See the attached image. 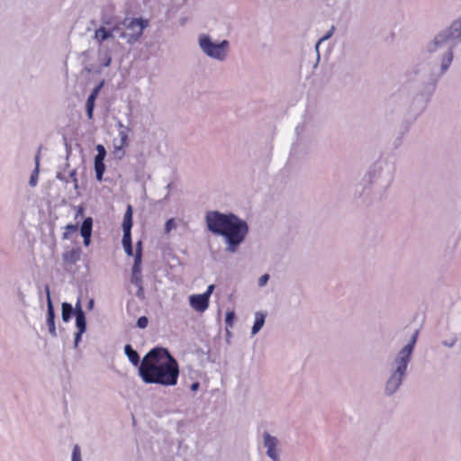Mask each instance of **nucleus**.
I'll use <instances>...</instances> for the list:
<instances>
[{
    "instance_id": "14",
    "label": "nucleus",
    "mask_w": 461,
    "mask_h": 461,
    "mask_svg": "<svg viewBox=\"0 0 461 461\" xmlns=\"http://www.w3.org/2000/svg\"><path fill=\"white\" fill-rule=\"evenodd\" d=\"M113 32L112 30H106L104 27L98 28L95 32V39L99 42L102 43L104 41L112 38L113 37Z\"/></svg>"
},
{
    "instance_id": "27",
    "label": "nucleus",
    "mask_w": 461,
    "mask_h": 461,
    "mask_svg": "<svg viewBox=\"0 0 461 461\" xmlns=\"http://www.w3.org/2000/svg\"><path fill=\"white\" fill-rule=\"evenodd\" d=\"M451 29L457 32V35H461V19L457 22H455L452 24Z\"/></svg>"
},
{
    "instance_id": "33",
    "label": "nucleus",
    "mask_w": 461,
    "mask_h": 461,
    "mask_svg": "<svg viewBox=\"0 0 461 461\" xmlns=\"http://www.w3.org/2000/svg\"><path fill=\"white\" fill-rule=\"evenodd\" d=\"M102 85H99L98 86H96L91 93L90 96H94L95 98H96L98 93H99V90L101 88Z\"/></svg>"
},
{
    "instance_id": "5",
    "label": "nucleus",
    "mask_w": 461,
    "mask_h": 461,
    "mask_svg": "<svg viewBox=\"0 0 461 461\" xmlns=\"http://www.w3.org/2000/svg\"><path fill=\"white\" fill-rule=\"evenodd\" d=\"M200 47L202 50L210 57L223 59L226 56V51L229 46V42L227 41H222L221 43L216 44L213 43L211 39L203 35L199 40Z\"/></svg>"
},
{
    "instance_id": "16",
    "label": "nucleus",
    "mask_w": 461,
    "mask_h": 461,
    "mask_svg": "<svg viewBox=\"0 0 461 461\" xmlns=\"http://www.w3.org/2000/svg\"><path fill=\"white\" fill-rule=\"evenodd\" d=\"M265 322V315L261 312H257L255 316V322L252 327V334L258 333L263 327Z\"/></svg>"
},
{
    "instance_id": "22",
    "label": "nucleus",
    "mask_w": 461,
    "mask_h": 461,
    "mask_svg": "<svg viewBox=\"0 0 461 461\" xmlns=\"http://www.w3.org/2000/svg\"><path fill=\"white\" fill-rule=\"evenodd\" d=\"M149 324V320L146 316H141L137 321V326L140 329H145Z\"/></svg>"
},
{
    "instance_id": "18",
    "label": "nucleus",
    "mask_w": 461,
    "mask_h": 461,
    "mask_svg": "<svg viewBox=\"0 0 461 461\" xmlns=\"http://www.w3.org/2000/svg\"><path fill=\"white\" fill-rule=\"evenodd\" d=\"M72 312H73V308H72L71 304H69L68 303H62V319L64 321H69V319L71 318Z\"/></svg>"
},
{
    "instance_id": "23",
    "label": "nucleus",
    "mask_w": 461,
    "mask_h": 461,
    "mask_svg": "<svg viewBox=\"0 0 461 461\" xmlns=\"http://www.w3.org/2000/svg\"><path fill=\"white\" fill-rule=\"evenodd\" d=\"M72 461H81L80 449L77 445H76L73 448Z\"/></svg>"
},
{
    "instance_id": "30",
    "label": "nucleus",
    "mask_w": 461,
    "mask_h": 461,
    "mask_svg": "<svg viewBox=\"0 0 461 461\" xmlns=\"http://www.w3.org/2000/svg\"><path fill=\"white\" fill-rule=\"evenodd\" d=\"M213 290H214V285H210L207 287V290L203 294L205 295L206 298L210 301V297H211V294H212Z\"/></svg>"
},
{
    "instance_id": "24",
    "label": "nucleus",
    "mask_w": 461,
    "mask_h": 461,
    "mask_svg": "<svg viewBox=\"0 0 461 461\" xmlns=\"http://www.w3.org/2000/svg\"><path fill=\"white\" fill-rule=\"evenodd\" d=\"M121 143L120 148L126 147L128 145V135L125 131H120Z\"/></svg>"
},
{
    "instance_id": "15",
    "label": "nucleus",
    "mask_w": 461,
    "mask_h": 461,
    "mask_svg": "<svg viewBox=\"0 0 461 461\" xmlns=\"http://www.w3.org/2000/svg\"><path fill=\"white\" fill-rule=\"evenodd\" d=\"M124 352L126 354V356L128 357L130 362L133 365V366H138L140 363V356L139 354L137 353L136 350H134L132 348V347L131 345H126L125 348H124Z\"/></svg>"
},
{
    "instance_id": "29",
    "label": "nucleus",
    "mask_w": 461,
    "mask_h": 461,
    "mask_svg": "<svg viewBox=\"0 0 461 461\" xmlns=\"http://www.w3.org/2000/svg\"><path fill=\"white\" fill-rule=\"evenodd\" d=\"M234 317H235V314L233 312H227L226 313V323L228 325L231 326Z\"/></svg>"
},
{
    "instance_id": "34",
    "label": "nucleus",
    "mask_w": 461,
    "mask_h": 461,
    "mask_svg": "<svg viewBox=\"0 0 461 461\" xmlns=\"http://www.w3.org/2000/svg\"><path fill=\"white\" fill-rule=\"evenodd\" d=\"M83 239H84V244L86 246H88L90 244V240H91V235H82Z\"/></svg>"
},
{
    "instance_id": "10",
    "label": "nucleus",
    "mask_w": 461,
    "mask_h": 461,
    "mask_svg": "<svg viewBox=\"0 0 461 461\" xmlns=\"http://www.w3.org/2000/svg\"><path fill=\"white\" fill-rule=\"evenodd\" d=\"M81 257V249L79 248L71 249L68 251H65L62 254V260L65 266V268L75 265L77 262L80 260Z\"/></svg>"
},
{
    "instance_id": "35",
    "label": "nucleus",
    "mask_w": 461,
    "mask_h": 461,
    "mask_svg": "<svg viewBox=\"0 0 461 461\" xmlns=\"http://www.w3.org/2000/svg\"><path fill=\"white\" fill-rule=\"evenodd\" d=\"M445 41V39L443 38V36L441 35H438L435 38V44L438 45L439 44L441 41Z\"/></svg>"
},
{
    "instance_id": "20",
    "label": "nucleus",
    "mask_w": 461,
    "mask_h": 461,
    "mask_svg": "<svg viewBox=\"0 0 461 461\" xmlns=\"http://www.w3.org/2000/svg\"><path fill=\"white\" fill-rule=\"evenodd\" d=\"M38 176H39V158L37 157L36 158V167L33 170V172L32 173L31 177H30V185L32 186H35L37 185Z\"/></svg>"
},
{
    "instance_id": "8",
    "label": "nucleus",
    "mask_w": 461,
    "mask_h": 461,
    "mask_svg": "<svg viewBox=\"0 0 461 461\" xmlns=\"http://www.w3.org/2000/svg\"><path fill=\"white\" fill-rule=\"evenodd\" d=\"M140 258H141V242L139 241L137 243L135 264L133 267L131 282H132V284H134L136 286L139 287L140 292H142V278L140 276V270L138 267V263L140 262Z\"/></svg>"
},
{
    "instance_id": "7",
    "label": "nucleus",
    "mask_w": 461,
    "mask_h": 461,
    "mask_svg": "<svg viewBox=\"0 0 461 461\" xmlns=\"http://www.w3.org/2000/svg\"><path fill=\"white\" fill-rule=\"evenodd\" d=\"M96 149H97V155L95 158V170L96 179L98 181H102L103 175L105 170V166H104V160L106 156V151L103 145H98Z\"/></svg>"
},
{
    "instance_id": "11",
    "label": "nucleus",
    "mask_w": 461,
    "mask_h": 461,
    "mask_svg": "<svg viewBox=\"0 0 461 461\" xmlns=\"http://www.w3.org/2000/svg\"><path fill=\"white\" fill-rule=\"evenodd\" d=\"M265 447L267 448V455L274 461H278V455L276 452L277 440L275 437L266 433L264 438Z\"/></svg>"
},
{
    "instance_id": "12",
    "label": "nucleus",
    "mask_w": 461,
    "mask_h": 461,
    "mask_svg": "<svg viewBox=\"0 0 461 461\" xmlns=\"http://www.w3.org/2000/svg\"><path fill=\"white\" fill-rule=\"evenodd\" d=\"M76 324L78 329V331L76 334L77 342L86 329L85 313L80 307H77L76 309Z\"/></svg>"
},
{
    "instance_id": "31",
    "label": "nucleus",
    "mask_w": 461,
    "mask_h": 461,
    "mask_svg": "<svg viewBox=\"0 0 461 461\" xmlns=\"http://www.w3.org/2000/svg\"><path fill=\"white\" fill-rule=\"evenodd\" d=\"M333 30H334V27H332V28H331V30H330V31L326 35H324L323 37H321V38L319 40V41H318V43H317V46H318L321 41H325V40H328V39L331 36V34H332V32H333Z\"/></svg>"
},
{
    "instance_id": "9",
    "label": "nucleus",
    "mask_w": 461,
    "mask_h": 461,
    "mask_svg": "<svg viewBox=\"0 0 461 461\" xmlns=\"http://www.w3.org/2000/svg\"><path fill=\"white\" fill-rule=\"evenodd\" d=\"M191 307L198 312H205L209 307L210 301L203 294H193L189 297Z\"/></svg>"
},
{
    "instance_id": "6",
    "label": "nucleus",
    "mask_w": 461,
    "mask_h": 461,
    "mask_svg": "<svg viewBox=\"0 0 461 461\" xmlns=\"http://www.w3.org/2000/svg\"><path fill=\"white\" fill-rule=\"evenodd\" d=\"M132 207L131 204L127 206V210L123 216L122 221V230H123V236H122V245L124 248V250L128 256L133 255V249L131 244V230L132 227Z\"/></svg>"
},
{
    "instance_id": "13",
    "label": "nucleus",
    "mask_w": 461,
    "mask_h": 461,
    "mask_svg": "<svg viewBox=\"0 0 461 461\" xmlns=\"http://www.w3.org/2000/svg\"><path fill=\"white\" fill-rule=\"evenodd\" d=\"M55 312L52 305V302L50 296V292L48 291V311H47V325L49 327V331L51 335H56V327H55Z\"/></svg>"
},
{
    "instance_id": "3",
    "label": "nucleus",
    "mask_w": 461,
    "mask_h": 461,
    "mask_svg": "<svg viewBox=\"0 0 461 461\" xmlns=\"http://www.w3.org/2000/svg\"><path fill=\"white\" fill-rule=\"evenodd\" d=\"M418 331H416L411 339V341L407 344L400 352L396 359L397 368L396 371L388 379L385 386V390L388 393H393L402 384V379L405 375L407 366L410 360V357L412 353L414 344L416 342Z\"/></svg>"
},
{
    "instance_id": "36",
    "label": "nucleus",
    "mask_w": 461,
    "mask_h": 461,
    "mask_svg": "<svg viewBox=\"0 0 461 461\" xmlns=\"http://www.w3.org/2000/svg\"><path fill=\"white\" fill-rule=\"evenodd\" d=\"M199 387H200V384L198 382H195V383L192 384L191 390L194 392V391L198 390Z\"/></svg>"
},
{
    "instance_id": "19",
    "label": "nucleus",
    "mask_w": 461,
    "mask_h": 461,
    "mask_svg": "<svg viewBox=\"0 0 461 461\" xmlns=\"http://www.w3.org/2000/svg\"><path fill=\"white\" fill-rule=\"evenodd\" d=\"M77 224H68L65 227V231L63 232L62 238L64 240H68L75 232H77Z\"/></svg>"
},
{
    "instance_id": "21",
    "label": "nucleus",
    "mask_w": 461,
    "mask_h": 461,
    "mask_svg": "<svg viewBox=\"0 0 461 461\" xmlns=\"http://www.w3.org/2000/svg\"><path fill=\"white\" fill-rule=\"evenodd\" d=\"M95 99L96 98H95L94 96L89 95L87 98V101H86V112H87V116L89 119H92V117H93V111H94Z\"/></svg>"
},
{
    "instance_id": "2",
    "label": "nucleus",
    "mask_w": 461,
    "mask_h": 461,
    "mask_svg": "<svg viewBox=\"0 0 461 461\" xmlns=\"http://www.w3.org/2000/svg\"><path fill=\"white\" fill-rule=\"evenodd\" d=\"M205 220L210 231L226 239L228 250L231 252L244 240L249 230L248 224L232 213L208 212Z\"/></svg>"
},
{
    "instance_id": "26",
    "label": "nucleus",
    "mask_w": 461,
    "mask_h": 461,
    "mask_svg": "<svg viewBox=\"0 0 461 461\" xmlns=\"http://www.w3.org/2000/svg\"><path fill=\"white\" fill-rule=\"evenodd\" d=\"M452 59H453V53H452V51H449L447 53V60L446 61L444 60L442 63V70L443 71H445L448 68L449 64L452 61Z\"/></svg>"
},
{
    "instance_id": "25",
    "label": "nucleus",
    "mask_w": 461,
    "mask_h": 461,
    "mask_svg": "<svg viewBox=\"0 0 461 461\" xmlns=\"http://www.w3.org/2000/svg\"><path fill=\"white\" fill-rule=\"evenodd\" d=\"M175 227H176L175 220L174 219L167 220L165 224L166 233H169L171 231V230L174 229Z\"/></svg>"
},
{
    "instance_id": "17",
    "label": "nucleus",
    "mask_w": 461,
    "mask_h": 461,
    "mask_svg": "<svg viewBox=\"0 0 461 461\" xmlns=\"http://www.w3.org/2000/svg\"><path fill=\"white\" fill-rule=\"evenodd\" d=\"M92 227H93V219L91 217H86L80 229L81 235H91L92 234Z\"/></svg>"
},
{
    "instance_id": "1",
    "label": "nucleus",
    "mask_w": 461,
    "mask_h": 461,
    "mask_svg": "<svg viewBox=\"0 0 461 461\" xmlns=\"http://www.w3.org/2000/svg\"><path fill=\"white\" fill-rule=\"evenodd\" d=\"M139 375L146 384L174 386L178 381L179 366L167 348H155L143 357Z\"/></svg>"
},
{
    "instance_id": "28",
    "label": "nucleus",
    "mask_w": 461,
    "mask_h": 461,
    "mask_svg": "<svg viewBox=\"0 0 461 461\" xmlns=\"http://www.w3.org/2000/svg\"><path fill=\"white\" fill-rule=\"evenodd\" d=\"M269 279V275L268 274H265L263 276H261L258 279V285L259 286H264L266 285V284L267 283Z\"/></svg>"
},
{
    "instance_id": "32",
    "label": "nucleus",
    "mask_w": 461,
    "mask_h": 461,
    "mask_svg": "<svg viewBox=\"0 0 461 461\" xmlns=\"http://www.w3.org/2000/svg\"><path fill=\"white\" fill-rule=\"evenodd\" d=\"M83 214H84V207L80 205L77 208V212H76L75 218L77 219V218L82 216Z\"/></svg>"
},
{
    "instance_id": "4",
    "label": "nucleus",
    "mask_w": 461,
    "mask_h": 461,
    "mask_svg": "<svg viewBox=\"0 0 461 461\" xmlns=\"http://www.w3.org/2000/svg\"><path fill=\"white\" fill-rule=\"evenodd\" d=\"M147 26V20L125 18L113 27V32H115L119 38L125 40L127 43L132 44L140 40Z\"/></svg>"
}]
</instances>
